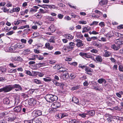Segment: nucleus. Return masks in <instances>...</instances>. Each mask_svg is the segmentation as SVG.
Listing matches in <instances>:
<instances>
[{
    "mask_svg": "<svg viewBox=\"0 0 123 123\" xmlns=\"http://www.w3.org/2000/svg\"><path fill=\"white\" fill-rule=\"evenodd\" d=\"M21 96L25 98H27L28 97V96L27 94H26L24 93H22Z\"/></svg>",
    "mask_w": 123,
    "mask_h": 123,
    "instance_id": "8fccbe9b",
    "label": "nucleus"
},
{
    "mask_svg": "<svg viewBox=\"0 0 123 123\" xmlns=\"http://www.w3.org/2000/svg\"><path fill=\"white\" fill-rule=\"evenodd\" d=\"M72 60V58L67 57H66L65 61H70Z\"/></svg>",
    "mask_w": 123,
    "mask_h": 123,
    "instance_id": "69168bd1",
    "label": "nucleus"
},
{
    "mask_svg": "<svg viewBox=\"0 0 123 123\" xmlns=\"http://www.w3.org/2000/svg\"><path fill=\"white\" fill-rule=\"evenodd\" d=\"M55 117H56L57 119L62 118V113H61L58 114H57L55 115Z\"/></svg>",
    "mask_w": 123,
    "mask_h": 123,
    "instance_id": "c756f323",
    "label": "nucleus"
},
{
    "mask_svg": "<svg viewBox=\"0 0 123 123\" xmlns=\"http://www.w3.org/2000/svg\"><path fill=\"white\" fill-rule=\"evenodd\" d=\"M12 89L15 88H19V89L20 90H21L22 89V88L18 84H15L13 85H12Z\"/></svg>",
    "mask_w": 123,
    "mask_h": 123,
    "instance_id": "2eb2a0df",
    "label": "nucleus"
},
{
    "mask_svg": "<svg viewBox=\"0 0 123 123\" xmlns=\"http://www.w3.org/2000/svg\"><path fill=\"white\" fill-rule=\"evenodd\" d=\"M22 110L21 107L20 106H17L14 108V111L16 112H20Z\"/></svg>",
    "mask_w": 123,
    "mask_h": 123,
    "instance_id": "4468645a",
    "label": "nucleus"
},
{
    "mask_svg": "<svg viewBox=\"0 0 123 123\" xmlns=\"http://www.w3.org/2000/svg\"><path fill=\"white\" fill-rule=\"evenodd\" d=\"M119 70V71L121 72H123V67L122 65H119L118 68Z\"/></svg>",
    "mask_w": 123,
    "mask_h": 123,
    "instance_id": "603ef678",
    "label": "nucleus"
},
{
    "mask_svg": "<svg viewBox=\"0 0 123 123\" xmlns=\"http://www.w3.org/2000/svg\"><path fill=\"white\" fill-rule=\"evenodd\" d=\"M55 37H51L49 39V42H50L54 43L55 40Z\"/></svg>",
    "mask_w": 123,
    "mask_h": 123,
    "instance_id": "2f4dec72",
    "label": "nucleus"
},
{
    "mask_svg": "<svg viewBox=\"0 0 123 123\" xmlns=\"http://www.w3.org/2000/svg\"><path fill=\"white\" fill-rule=\"evenodd\" d=\"M72 101L74 103L77 104L79 103V101L78 98L75 97H73L72 100Z\"/></svg>",
    "mask_w": 123,
    "mask_h": 123,
    "instance_id": "b1692460",
    "label": "nucleus"
},
{
    "mask_svg": "<svg viewBox=\"0 0 123 123\" xmlns=\"http://www.w3.org/2000/svg\"><path fill=\"white\" fill-rule=\"evenodd\" d=\"M14 32L13 31H9L6 34V35H12L13 33H14Z\"/></svg>",
    "mask_w": 123,
    "mask_h": 123,
    "instance_id": "37998d69",
    "label": "nucleus"
},
{
    "mask_svg": "<svg viewBox=\"0 0 123 123\" xmlns=\"http://www.w3.org/2000/svg\"><path fill=\"white\" fill-rule=\"evenodd\" d=\"M56 61L55 60H51L49 61V63L50 64H53L56 62Z\"/></svg>",
    "mask_w": 123,
    "mask_h": 123,
    "instance_id": "6e6d98bb",
    "label": "nucleus"
},
{
    "mask_svg": "<svg viewBox=\"0 0 123 123\" xmlns=\"http://www.w3.org/2000/svg\"><path fill=\"white\" fill-rule=\"evenodd\" d=\"M20 23H21V19L17 20L16 21H15L14 22V24L15 25H18Z\"/></svg>",
    "mask_w": 123,
    "mask_h": 123,
    "instance_id": "7c9ffc66",
    "label": "nucleus"
},
{
    "mask_svg": "<svg viewBox=\"0 0 123 123\" xmlns=\"http://www.w3.org/2000/svg\"><path fill=\"white\" fill-rule=\"evenodd\" d=\"M1 72H5L6 70V68L2 67H1Z\"/></svg>",
    "mask_w": 123,
    "mask_h": 123,
    "instance_id": "864d4df0",
    "label": "nucleus"
},
{
    "mask_svg": "<svg viewBox=\"0 0 123 123\" xmlns=\"http://www.w3.org/2000/svg\"><path fill=\"white\" fill-rule=\"evenodd\" d=\"M80 88V86L78 85H76L73 87L72 90H74Z\"/></svg>",
    "mask_w": 123,
    "mask_h": 123,
    "instance_id": "a19ab883",
    "label": "nucleus"
},
{
    "mask_svg": "<svg viewBox=\"0 0 123 123\" xmlns=\"http://www.w3.org/2000/svg\"><path fill=\"white\" fill-rule=\"evenodd\" d=\"M58 16L59 18L62 19L63 18V15L61 14H59L58 15Z\"/></svg>",
    "mask_w": 123,
    "mask_h": 123,
    "instance_id": "4d7b16f0",
    "label": "nucleus"
},
{
    "mask_svg": "<svg viewBox=\"0 0 123 123\" xmlns=\"http://www.w3.org/2000/svg\"><path fill=\"white\" fill-rule=\"evenodd\" d=\"M15 11L16 12H18L20 10V8L18 7H16V8H14Z\"/></svg>",
    "mask_w": 123,
    "mask_h": 123,
    "instance_id": "e2e57ef3",
    "label": "nucleus"
},
{
    "mask_svg": "<svg viewBox=\"0 0 123 123\" xmlns=\"http://www.w3.org/2000/svg\"><path fill=\"white\" fill-rule=\"evenodd\" d=\"M61 105L60 103L58 102H54L51 105V107L54 109H56L60 107Z\"/></svg>",
    "mask_w": 123,
    "mask_h": 123,
    "instance_id": "0eeeda50",
    "label": "nucleus"
},
{
    "mask_svg": "<svg viewBox=\"0 0 123 123\" xmlns=\"http://www.w3.org/2000/svg\"><path fill=\"white\" fill-rule=\"evenodd\" d=\"M12 90V85H6L5 87L3 88L0 89V92H7Z\"/></svg>",
    "mask_w": 123,
    "mask_h": 123,
    "instance_id": "7ed1b4c3",
    "label": "nucleus"
},
{
    "mask_svg": "<svg viewBox=\"0 0 123 123\" xmlns=\"http://www.w3.org/2000/svg\"><path fill=\"white\" fill-rule=\"evenodd\" d=\"M6 6L8 7H12V5L10 2H8L6 5Z\"/></svg>",
    "mask_w": 123,
    "mask_h": 123,
    "instance_id": "0e129e2a",
    "label": "nucleus"
},
{
    "mask_svg": "<svg viewBox=\"0 0 123 123\" xmlns=\"http://www.w3.org/2000/svg\"><path fill=\"white\" fill-rule=\"evenodd\" d=\"M85 71L86 73L89 75H92V74L91 73L92 72V70L91 68L86 67L85 68Z\"/></svg>",
    "mask_w": 123,
    "mask_h": 123,
    "instance_id": "f8f14e48",
    "label": "nucleus"
},
{
    "mask_svg": "<svg viewBox=\"0 0 123 123\" xmlns=\"http://www.w3.org/2000/svg\"><path fill=\"white\" fill-rule=\"evenodd\" d=\"M52 81L55 85L56 86H59L61 88H63L64 86V84L62 83H59L56 80H52Z\"/></svg>",
    "mask_w": 123,
    "mask_h": 123,
    "instance_id": "9d476101",
    "label": "nucleus"
},
{
    "mask_svg": "<svg viewBox=\"0 0 123 123\" xmlns=\"http://www.w3.org/2000/svg\"><path fill=\"white\" fill-rule=\"evenodd\" d=\"M85 57L87 58H91L92 57V56L86 53Z\"/></svg>",
    "mask_w": 123,
    "mask_h": 123,
    "instance_id": "c03bdc74",
    "label": "nucleus"
},
{
    "mask_svg": "<svg viewBox=\"0 0 123 123\" xmlns=\"http://www.w3.org/2000/svg\"><path fill=\"white\" fill-rule=\"evenodd\" d=\"M64 37L68 39H73V37L70 34H67L64 35Z\"/></svg>",
    "mask_w": 123,
    "mask_h": 123,
    "instance_id": "aec40b11",
    "label": "nucleus"
},
{
    "mask_svg": "<svg viewBox=\"0 0 123 123\" xmlns=\"http://www.w3.org/2000/svg\"><path fill=\"white\" fill-rule=\"evenodd\" d=\"M56 30L54 26L53 25H51L49 28L48 31H50L52 32H54Z\"/></svg>",
    "mask_w": 123,
    "mask_h": 123,
    "instance_id": "dca6fc26",
    "label": "nucleus"
},
{
    "mask_svg": "<svg viewBox=\"0 0 123 123\" xmlns=\"http://www.w3.org/2000/svg\"><path fill=\"white\" fill-rule=\"evenodd\" d=\"M16 103V101L15 102L14 101L12 102V101H11L10 103L9 104L10 106H11V107H12L14 106V105Z\"/></svg>",
    "mask_w": 123,
    "mask_h": 123,
    "instance_id": "ea45409f",
    "label": "nucleus"
},
{
    "mask_svg": "<svg viewBox=\"0 0 123 123\" xmlns=\"http://www.w3.org/2000/svg\"><path fill=\"white\" fill-rule=\"evenodd\" d=\"M75 45V44L74 42H71L69 43V46L72 47H74Z\"/></svg>",
    "mask_w": 123,
    "mask_h": 123,
    "instance_id": "680f3d73",
    "label": "nucleus"
},
{
    "mask_svg": "<svg viewBox=\"0 0 123 123\" xmlns=\"http://www.w3.org/2000/svg\"><path fill=\"white\" fill-rule=\"evenodd\" d=\"M117 28L119 29H123V25H119Z\"/></svg>",
    "mask_w": 123,
    "mask_h": 123,
    "instance_id": "774afa93",
    "label": "nucleus"
},
{
    "mask_svg": "<svg viewBox=\"0 0 123 123\" xmlns=\"http://www.w3.org/2000/svg\"><path fill=\"white\" fill-rule=\"evenodd\" d=\"M21 41L22 42V43H24L25 44L26 42V40L25 39H21Z\"/></svg>",
    "mask_w": 123,
    "mask_h": 123,
    "instance_id": "13d9d810",
    "label": "nucleus"
},
{
    "mask_svg": "<svg viewBox=\"0 0 123 123\" xmlns=\"http://www.w3.org/2000/svg\"><path fill=\"white\" fill-rule=\"evenodd\" d=\"M86 112L87 115H89L92 116H94L95 114V112L94 111H87Z\"/></svg>",
    "mask_w": 123,
    "mask_h": 123,
    "instance_id": "f3484780",
    "label": "nucleus"
},
{
    "mask_svg": "<svg viewBox=\"0 0 123 123\" xmlns=\"http://www.w3.org/2000/svg\"><path fill=\"white\" fill-rule=\"evenodd\" d=\"M8 114L7 112H4L2 113H0V117H3Z\"/></svg>",
    "mask_w": 123,
    "mask_h": 123,
    "instance_id": "393cba45",
    "label": "nucleus"
},
{
    "mask_svg": "<svg viewBox=\"0 0 123 123\" xmlns=\"http://www.w3.org/2000/svg\"><path fill=\"white\" fill-rule=\"evenodd\" d=\"M3 103L4 104H9L10 102L9 99L7 98H4L3 99Z\"/></svg>",
    "mask_w": 123,
    "mask_h": 123,
    "instance_id": "6ab92c4d",
    "label": "nucleus"
},
{
    "mask_svg": "<svg viewBox=\"0 0 123 123\" xmlns=\"http://www.w3.org/2000/svg\"><path fill=\"white\" fill-rule=\"evenodd\" d=\"M59 65L58 64H56L55 66L54 67V68L55 69H56L57 70L60 69L59 72H63V73L64 72H67L66 70L67 69L66 68H59L58 67Z\"/></svg>",
    "mask_w": 123,
    "mask_h": 123,
    "instance_id": "39448f33",
    "label": "nucleus"
},
{
    "mask_svg": "<svg viewBox=\"0 0 123 123\" xmlns=\"http://www.w3.org/2000/svg\"><path fill=\"white\" fill-rule=\"evenodd\" d=\"M86 115H87V113H84L81 114H79L80 116L82 117H86Z\"/></svg>",
    "mask_w": 123,
    "mask_h": 123,
    "instance_id": "79ce46f5",
    "label": "nucleus"
},
{
    "mask_svg": "<svg viewBox=\"0 0 123 123\" xmlns=\"http://www.w3.org/2000/svg\"><path fill=\"white\" fill-rule=\"evenodd\" d=\"M69 77V74L67 71L63 73V75L61 77V78L62 79L66 80V79L68 78Z\"/></svg>",
    "mask_w": 123,
    "mask_h": 123,
    "instance_id": "423d86ee",
    "label": "nucleus"
},
{
    "mask_svg": "<svg viewBox=\"0 0 123 123\" xmlns=\"http://www.w3.org/2000/svg\"><path fill=\"white\" fill-rule=\"evenodd\" d=\"M93 44L94 46L98 47H99V46H100L99 44H98V43L97 42H94L93 43Z\"/></svg>",
    "mask_w": 123,
    "mask_h": 123,
    "instance_id": "bf43d9fd",
    "label": "nucleus"
},
{
    "mask_svg": "<svg viewBox=\"0 0 123 123\" xmlns=\"http://www.w3.org/2000/svg\"><path fill=\"white\" fill-rule=\"evenodd\" d=\"M82 29L83 30L82 31V32L83 33H84L87 32V26L83 28Z\"/></svg>",
    "mask_w": 123,
    "mask_h": 123,
    "instance_id": "4c0bfd02",
    "label": "nucleus"
},
{
    "mask_svg": "<svg viewBox=\"0 0 123 123\" xmlns=\"http://www.w3.org/2000/svg\"><path fill=\"white\" fill-rule=\"evenodd\" d=\"M37 73V75H38L39 77H42L44 75V74L40 72H38Z\"/></svg>",
    "mask_w": 123,
    "mask_h": 123,
    "instance_id": "09e8293b",
    "label": "nucleus"
},
{
    "mask_svg": "<svg viewBox=\"0 0 123 123\" xmlns=\"http://www.w3.org/2000/svg\"><path fill=\"white\" fill-rule=\"evenodd\" d=\"M35 16L37 18H41L42 17L40 12H38V13L36 14Z\"/></svg>",
    "mask_w": 123,
    "mask_h": 123,
    "instance_id": "72a5a7b5",
    "label": "nucleus"
},
{
    "mask_svg": "<svg viewBox=\"0 0 123 123\" xmlns=\"http://www.w3.org/2000/svg\"><path fill=\"white\" fill-rule=\"evenodd\" d=\"M108 2L107 0H102L100 1V5H105L107 4Z\"/></svg>",
    "mask_w": 123,
    "mask_h": 123,
    "instance_id": "bb28decb",
    "label": "nucleus"
},
{
    "mask_svg": "<svg viewBox=\"0 0 123 123\" xmlns=\"http://www.w3.org/2000/svg\"><path fill=\"white\" fill-rule=\"evenodd\" d=\"M68 63L71 65H73L74 66H76L77 64V63L76 62H74L71 63H70L69 62H68Z\"/></svg>",
    "mask_w": 123,
    "mask_h": 123,
    "instance_id": "49530a36",
    "label": "nucleus"
},
{
    "mask_svg": "<svg viewBox=\"0 0 123 123\" xmlns=\"http://www.w3.org/2000/svg\"><path fill=\"white\" fill-rule=\"evenodd\" d=\"M47 19L51 21H53L54 20V19L51 17H48L47 18Z\"/></svg>",
    "mask_w": 123,
    "mask_h": 123,
    "instance_id": "052dcab7",
    "label": "nucleus"
},
{
    "mask_svg": "<svg viewBox=\"0 0 123 123\" xmlns=\"http://www.w3.org/2000/svg\"><path fill=\"white\" fill-rule=\"evenodd\" d=\"M46 78H43L45 82H49L52 80V79L49 77H46Z\"/></svg>",
    "mask_w": 123,
    "mask_h": 123,
    "instance_id": "cd10ccee",
    "label": "nucleus"
},
{
    "mask_svg": "<svg viewBox=\"0 0 123 123\" xmlns=\"http://www.w3.org/2000/svg\"><path fill=\"white\" fill-rule=\"evenodd\" d=\"M117 42H119V43H118L119 45L118 46H117L115 44H113L111 46V48L115 50H118L119 48H120V47L119 45H121L122 44H123V41H120L119 40H117Z\"/></svg>",
    "mask_w": 123,
    "mask_h": 123,
    "instance_id": "20e7f679",
    "label": "nucleus"
},
{
    "mask_svg": "<svg viewBox=\"0 0 123 123\" xmlns=\"http://www.w3.org/2000/svg\"><path fill=\"white\" fill-rule=\"evenodd\" d=\"M28 102L29 104L31 106L35 105L36 103V100L33 98H31L29 100Z\"/></svg>",
    "mask_w": 123,
    "mask_h": 123,
    "instance_id": "6e6552de",
    "label": "nucleus"
},
{
    "mask_svg": "<svg viewBox=\"0 0 123 123\" xmlns=\"http://www.w3.org/2000/svg\"><path fill=\"white\" fill-rule=\"evenodd\" d=\"M78 23L80 24H85L86 23V22L85 21L82 20L79 21Z\"/></svg>",
    "mask_w": 123,
    "mask_h": 123,
    "instance_id": "58836bf2",
    "label": "nucleus"
},
{
    "mask_svg": "<svg viewBox=\"0 0 123 123\" xmlns=\"http://www.w3.org/2000/svg\"><path fill=\"white\" fill-rule=\"evenodd\" d=\"M42 112L40 110H36L33 112V115L35 114V117H37L42 115Z\"/></svg>",
    "mask_w": 123,
    "mask_h": 123,
    "instance_id": "9b49d317",
    "label": "nucleus"
},
{
    "mask_svg": "<svg viewBox=\"0 0 123 123\" xmlns=\"http://www.w3.org/2000/svg\"><path fill=\"white\" fill-rule=\"evenodd\" d=\"M36 56V57L37 58V59L39 60H43V59L44 58L43 57L41 56H38L37 55H36L35 56V57Z\"/></svg>",
    "mask_w": 123,
    "mask_h": 123,
    "instance_id": "3c124183",
    "label": "nucleus"
},
{
    "mask_svg": "<svg viewBox=\"0 0 123 123\" xmlns=\"http://www.w3.org/2000/svg\"><path fill=\"white\" fill-rule=\"evenodd\" d=\"M106 81L105 79L102 78L100 79V84L103 83V86H105L106 85Z\"/></svg>",
    "mask_w": 123,
    "mask_h": 123,
    "instance_id": "4be33fe9",
    "label": "nucleus"
},
{
    "mask_svg": "<svg viewBox=\"0 0 123 123\" xmlns=\"http://www.w3.org/2000/svg\"><path fill=\"white\" fill-rule=\"evenodd\" d=\"M11 28H9L7 26H6L4 28V29L6 31H9L11 29Z\"/></svg>",
    "mask_w": 123,
    "mask_h": 123,
    "instance_id": "338daca9",
    "label": "nucleus"
},
{
    "mask_svg": "<svg viewBox=\"0 0 123 123\" xmlns=\"http://www.w3.org/2000/svg\"><path fill=\"white\" fill-rule=\"evenodd\" d=\"M16 118L13 117H9L8 118V120L9 121H13Z\"/></svg>",
    "mask_w": 123,
    "mask_h": 123,
    "instance_id": "a18cd8bd",
    "label": "nucleus"
},
{
    "mask_svg": "<svg viewBox=\"0 0 123 123\" xmlns=\"http://www.w3.org/2000/svg\"><path fill=\"white\" fill-rule=\"evenodd\" d=\"M86 53L83 52H80L79 55L84 58H85V56Z\"/></svg>",
    "mask_w": 123,
    "mask_h": 123,
    "instance_id": "c9c22d12",
    "label": "nucleus"
},
{
    "mask_svg": "<svg viewBox=\"0 0 123 123\" xmlns=\"http://www.w3.org/2000/svg\"><path fill=\"white\" fill-rule=\"evenodd\" d=\"M39 8V7L37 6H34L31 8L30 9V12H36L37 11V10Z\"/></svg>",
    "mask_w": 123,
    "mask_h": 123,
    "instance_id": "a211bd4d",
    "label": "nucleus"
},
{
    "mask_svg": "<svg viewBox=\"0 0 123 123\" xmlns=\"http://www.w3.org/2000/svg\"><path fill=\"white\" fill-rule=\"evenodd\" d=\"M76 77V75L74 73H72L70 75V78L71 79H74Z\"/></svg>",
    "mask_w": 123,
    "mask_h": 123,
    "instance_id": "f704fd0d",
    "label": "nucleus"
},
{
    "mask_svg": "<svg viewBox=\"0 0 123 123\" xmlns=\"http://www.w3.org/2000/svg\"><path fill=\"white\" fill-rule=\"evenodd\" d=\"M113 34L112 33H111V32H108L106 35V37L108 38H110L112 37L113 36Z\"/></svg>",
    "mask_w": 123,
    "mask_h": 123,
    "instance_id": "5701e85b",
    "label": "nucleus"
},
{
    "mask_svg": "<svg viewBox=\"0 0 123 123\" xmlns=\"http://www.w3.org/2000/svg\"><path fill=\"white\" fill-rule=\"evenodd\" d=\"M34 121L36 123H42V120L40 118H36L34 119Z\"/></svg>",
    "mask_w": 123,
    "mask_h": 123,
    "instance_id": "412c9836",
    "label": "nucleus"
},
{
    "mask_svg": "<svg viewBox=\"0 0 123 123\" xmlns=\"http://www.w3.org/2000/svg\"><path fill=\"white\" fill-rule=\"evenodd\" d=\"M36 64L40 66L39 67L43 66H44L45 65V63L44 62L39 63L38 64Z\"/></svg>",
    "mask_w": 123,
    "mask_h": 123,
    "instance_id": "e433bc0d",
    "label": "nucleus"
},
{
    "mask_svg": "<svg viewBox=\"0 0 123 123\" xmlns=\"http://www.w3.org/2000/svg\"><path fill=\"white\" fill-rule=\"evenodd\" d=\"M33 82L37 84H41V82L39 80L37 79H34L33 80Z\"/></svg>",
    "mask_w": 123,
    "mask_h": 123,
    "instance_id": "a878e982",
    "label": "nucleus"
},
{
    "mask_svg": "<svg viewBox=\"0 0 123 123\" xmlns=\"http://www.w3.org/2000/svg\"><path fill=\"white\" fill-rule=\"evenodd\" d=\"M62 113V118H63L66 117L68 116V114L66 113Z\"/></svg>",
    "mask_w": 123,
    "mask_h": 123,
    "instance_id": "473e14b6",
    "label": "nucleus"
},
{
    "mask_svg": "<svg viewBox=\"0 0 123 123\" xmlns=\"http://www.w3.org/2000/svg\"><path fill=\"white\" fill-rule=\"evenodd\" d=\"M26 74H27L29 75L30 76H32V73L29 70H27L26 72Z\"/></svg>",
    "mask_w": 123,
    "mask_h": 123,
    "instance_id": "de8ad7c7",
    "label": "nucleus"
},
{
    "mask_svg": "<svg viewBox=\"0 0 123 123\" xmlns=\"http://www.w3.org/2000/svg\"><path fill=\"white\" fill-rule=\"evenodd\" d=\"M45 98L46 100L49 102H52L56 101L58 99L57 97L51 94H47Z\"/></svg>",
    "mask_w": 123,
    "mask_h": 123,
    "instance_id": "f257e3e1",
    "label": "nucleus"
},
{
    "mask_svg": "<svg viewBox=\"0 0 123 123\" xmlns=\"http://www.w3.org/2000/svg\"><path fill=\"white\" fill-rule=\"evenodd\" d=\"M25 46L24 44L22 43H18L15 45L14 46H11L8 49L9 51L12 52L18 48L21 49L23 48Z\"/></svg>",
    "mask_w": 123,
    "mask_h": 123,
    "instance_id": "f03ea898",
    "label": "nucleus"
},
{
    "mask_svg": "<svg viewBox=\"0 0 123 123\" xmlns=\"http://www.w3.org/2000/svg\"><path fill=\"white\" fill-rule=\"evenodd\" d=\"M74 40V42L76 41L77 42L76 45L78 47H80L83 46V44L82 43L81 40L78 39H76Z\"/></svg>",
    "mask_w": 123,
    "mask_h": 123,
    "instance_id": "1a4fd4ad",
    "label": "nucleus"
},
{
    "mask_svg": "<svg viewBox=\"0 0 123 123\" xmlns=\"http://www.w3.org/2000/svg\"><path fill=\"white\" fill-rule=\"evenodd\" d=\"M105 53L104 54V56L106 57L109 56L111 53L110 52H109L106 50L105 51Z\"/></svg>",
    "mask_w": 123,
    "mask_h": 123,
    "instance_id": "c85d7f7f",
    "label": "nucleus"
},
{
    "mask_svg": "<svg viewBox=\"0 0 123 123\" xmlns=\"http://www.w3.org/2000/svg\"><path fill=\"white\" fill-rule=\"evenodd\" d=\"M1 9L3 10V12H8L9 11V9H7L6 8L2 7L1 8Z\"/></svg>",
    "mask_w": 123,
    "mask_h": 123,
    "instance_id": "5fc2aeb1",
    "label": "nucleus"
},
{
    "mask_svg": "<svg viewBox=\"0 0 123 123\" xmlns=\"http://www.w3.org/2000/svg\"><path fill=\"white\" fill-rule=\"evenodd\" d=\"M12 59L13 61H19L21 62H22L23 60V59L19 56L13 57Z\"/></svg>",
    "mask_w": 123,
    "mask_h": 123,
    "instance_id": "ddd939ff",
    "label": "nucleus"
}]
</instances>
